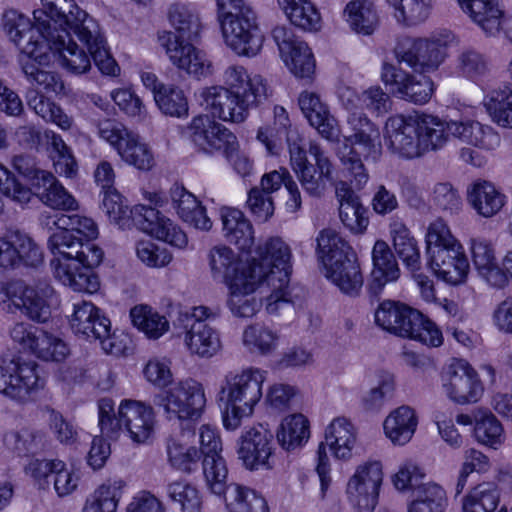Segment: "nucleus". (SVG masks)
Here are the masks:
<instances>
[{
	"label": "nucleus",
	"instance_id": "f257e3e1",
	"mask_svg": "<svg viewBox=\"0 0 512 512\" xmlns=\"http://www.w3.org/2000/svg\"><path fill=\"white\" fill-rule=\"evenodd\" d=\"M43 9L34 11L35 25L29 17L15 10L7 9L2 16V26L8 37L20 49L26 44L37 42L46 44L45 34L52 32L58 22H65L74 30L81 42H85L102 74L115 76L119 66L106 46V40L98 22L72 1L64 0L69 5L68 12L52 1L42 0Z\"/></svg>",
	"mask_w": 512,
	"mask_h": 512
},
{
	"label": "nucleus",
	"instance_id": "f03ea898",
	"mask_svg": "<svg viewBox=\"0 0 512 512\" xmlns=\"http://www.w3.org/2000/svg\"><path fill=\"white\" fill-rule=\"evenodd\" d=\"M257 257L252 259L250 275L243 280H234L229 289L227 305L235 317H253L261 306V301L253 295L260 290L265 297L266 311L276 314L280 307L290 302L287 291L290 276L291 251L280 238H271L257 248Z\"/></svg>",
	"mask_w": 512,
	"mask_h": 512
},
{
	"label": "nucleus",
	"instance_id": "7ed1b4c3",
	"mask_svg": "<svg viewBox=\"0 0 512 512\" xmlns=\"http://www.w3.org/2000/svg\"><path fill=\"white\" fill-rule=\"evenodd\" d=\"M167 18L175 32L164 31L159 35V42L172 64L195 77L208 75L211 63L206 54L189 43L196 40L202 31L196 6L174 2L168 7Z\"/></svg>",
	"mask_w": 512,
	"mask_h": 512
},
{
	"label": "nucleus",
	"instance_id": "20e7f679",
	"mask_svg": "<svg viewBox=\"0 0 512 512\" xmlns=\"http://www.w3.org/2000/svg\"><path fill=\"white\" fill-rule=\"evenodd\" d=\"M274 124L286 130L290 166L304 191L311 197L319 198L326 189V183L333 180V164L323 148L316 142L309 143V154L315 164L308 161L304 138L297 129H291L286 109L274 107Z\"/></svg>",
	"mask_w": 512,
	"mask_h": 512
},
{
	"label": "nucleus",
	"instance_id": "39448f33",
	"mask_svg": "<svg viewBox=\"0 0 512 512\" xmlns=\"http://www.w3.org/2000/svg\"><path fill=\"white\" fill-rule=\"evenodd\" d=\"M266 374L260 368L248 367L224 375L217 399L222 408V421L226 430H237L245 419L254 414L263 397Z\"/></svg>",
	"mask_w": 512,
	"mask_h": 512
},
{
	"label": "nucleus",
	"instance_id": "423d86ee",
	"mask_svg": "<svg viewBox=\"0 0 512 512\" xmlns=\"http://www.w3.org/2000/svg\"><path fill=\"white\" fill-rule=\"evenodd\" d=\"M216 3L226 45L238 55H257L262 48L263 35L252 7L244 0H216Z\"/></svg>",
	"mask_w": 512,
	"mask_h": 512
},
{
	"label": "nucleus",
	"instance_id": "0eeeda50",
	"mask_svg": "<svg viewBox=\"0 0 512 512\" xmlns=\"http://www.w3.org/2000/svg\"><path fill=\"white\" fill-rule=\"evenodd\" d=\"M374 317L379 327L397 336L418 341L428 347H439L443 344L440 328L421 312L402 302H381Z\"/></svg>",
	"mask_w": 512,
	"mask_h": 512
},
{
	"label": "nucleus",
	"instance_id": "6e6552de",
	"mask_svg": "<svg viewBox=\"0 0 512 512\" xmlns=\"http://www.w3.org/2000/svg\"><path fill=\"white\" fill-rule=\"evenodd\" d=\"M452 40L453 36L448 32L423 38H405L395 49L396 57L400 63H405L415 72H433L446 59Z\"/></svg>",
	"mask_w": 512,
	"mask_h": 512
},
{
	"label": "nucleus",
	"instance_id": "1a4fd4ad",
	"mask_svg": "<svg viewBox=\"0 0 512 512\" xmlns=\"http://www.w3.org/2000/svg\"><path fill=\"white\" fill-rule=\"evenodd\" d=\"M45 385L46 380L34 361L18 358L0 365V394L15 402L24 404L34 400Z\"/></svg>",
	"mask_w": 512,
	"mask_h": 512
},
{
	"label": "nucleus",
	"instance_id": "9d476101",
	"mask_svg": "<svg viewBox=\"0 0 512 512\" xmlns=\"http://www.w3.org/2000/svg\"><path fill=\"white\" fill-rule=\"evenodd\" d=\"M154 404L162 408L170 420H196L203 412L206 398L200 383L186 379L157 394Z\"/></svg>",
	"mask_w": 512,
	"mask_h": 512
},
{
	"label": "nucleus",
	"instance_id": "9b49d317",
	"mask_svg": "<svg viewBox=\"0 0 512 512\" xmlns=\"http://www.w3.org/2000/svg\"><path fill=\"white\" fill-rule=\"evenodd\" d=\"M356 439L355 427L344 417L335 418L326 428L325 443L321 442L318 446L316 465L322 496L325 495L331 483L326 445L330 448L335 458L347 460L352 456Z\"/></svg>",
	"mask_w": 512,
	"mask_h": 512
},
{
	"label": "nucleus",
	"instance_id": "f8f14e48",
	"mask_svg": "<svg viewBox=\"0 0 512 512\" xmlns=\"http://www.w3.org/2000/svg\"><path fill=\"white\" fill-rule=\"evenodd\" d=\"M53 292L49 285L38 290L28 286L23 280H11L0 288V304H7V309L11 312L14 307L29 319L44 323L51 315L47 299Z\"/></svg>",
	"mask_w": 512,
	"mask_h": 512
},
{
	"label": "nucleus",
	"instance_id": "ddd939ff",
	"mask_svg": "<svg viewBox=\"0 0 512 512\" xmlns=\"http://www.w3.org/2000/svg\"><path fill=\"white\" fill-rule=\"evenodd\" d=\"M209 316V309L204 306L194 307L191 313L180 315L185 347L190 354L200 358H211L222 348L219 332L206 322Z\"/></svg>",
	"mask_w": 512,
	"mask_h": 512
},
{
	"label": "nucleus",
	"instance_id": "4468645a",
	"mask_svg": "<svg viewBox=\"0 0 512 512\" xmlns=\"http://www.w3.org/2000/svg\"><path fill=\"white\" fill-rule=\"evenodd\" d=\"M383 482L382 463L368 460L360 464L347 484V497L359 512H373L378 504Z\"/></svg>",
	"mask_w": 512,
	"mask_h": 512
},
{
	"label": "nucleus",
	"instance_id": "2eb2a0df",
	"mask_svg": "<svg viewBox=\"0 0 512 512\" xmlns=\"http://www.w3.org/2000/svg\"><path fill=\"white\" fill-rule=\"evenodd\" d=\"M50 61L51 53L47 44L33 42L21 48L20 64L30 84L46 94L58 95L64 91V83L56 72L44 70Z\"/></svg>",
	"mask_w": 512,
	"mask_h": 512
},
{
	"label": "nucleus",
	"instance_id": "dca6fc26",
	"mask_svg": "<svg viewBox=\"0 0 512 512\" xmlns=\"http://www.w3.org/2000/svg\"><path fill=\"white\" fill-rule=\"evenodd\" d=\"M201 105L212 117L225 122L241 123L248 116L249 108L257 105L255 97H242L223 86L202 89Z\"/></svg>",
	"mask_w": 512,
	"mask_h": 512
},
{
	"label": "nucleus",
	"instance_id": "f3484780",
	"mask_svg": "<svg viewBox=\"0 0 512 512\" xmlns=\"http://www.w3.org/2000/svg\"><path fill=\"white\" fill-rule=\"evenodd\" d=\"M74 30L65 22H58L52 32L45 34L48 39V51L58 56L61 67L72 74H84L91 68V57H94L89 51L88 55L83 49H80L76 42L71 38L70 31ZM88 46L85 42H83ZM89 48V47H87ZM90 50V49H88ZM96 64V62H94Z\"/></svg>",
	"mask_w": 512,
	"mask_h": 512
},
{
	"label": "nucleus",
	"instance_id": "a211bd4d",
	"mask_svg": "<svg viewBox=\"0 0 512 512\" xmlns=\"http://www.w3.org/2000/svg\"><path fill=\"white\" fill-rule=\"evenodd\" d=\"M442 387L447 397L459 405L477 403L484 393L478 373L465 361L449 366L442 377Z\"/></svg>",
	"mask_w": 512,
	"mask_h": 512
},
{
	"label": "nucleus",
	"instance_id": "6ab92c4d",
	"mask_svg": "<svg viewBox=\"0 0 512 512\" xmlns=\"http://www.w3.org/2000/svg\"><path fill=\"white\" fill-rule=\"evenodd\" d=\"M272 37L291 73L299 78H310L315 70V61L308 45L286 26L275 27L272 30Z\"/></svg>",
	"mask_w": 512,
	"mask_h": 512
},
{
	"label": "nucleus",
	"instance_id": "aec40b11",
	"mask_svg": "<svg viewBox=\"0 0 512 512\" xmlns=\"http://www.w3.org/2000/svg\"><path fill=\"white\" fill-rule=\"evenodd\" d=\"M381 79L393 95L415 104L428 102L433 93V83L429 78H418L389 63L383 64Z\"/></svg>",
	"mask_w": 512,
	"mask_h": 512
},
{
	"label": "nucleus",
	"instance_id": "412c9836",
	"mask_svg": "<svg viewBox=\"0 0 512 512\" xmlns=\"http://www.w3.org/2000/svg\"><path fill=\"white\" fill-rule=\"evenodd\" d=\"M272 433L261 424L245 428L239 439L237 454L245 468L258 470L271 468Z\"/></svg>",
	"mask_w": 512,
	"mask_h": 512
},
{
	"label": "nucleus",
	"instance_id": "4be33fe9",
	"mask_svg": "<svg viewBox=\"0 0 512 512\" xmlns=\"http://www.w3.org/2000/svg\"><path fill=\"white\" fill-rule=\"evenodd\" d=\"M388 148L400 157L412 159L421 156L418 116L394 115L385 124Z\"/></svg>",
	"mask_w": 512,
	"mask_h": 512
},
{
	"label": "nucleus",
	"instance_id": "5701e85b",
	"mask_svg": "<svg viewBox=\"0 0 512 512\" xmlns=\"http://www.w3.org/2000/svg\"><path fill=\"white\" fill-rule=\"evenodd\" d=\"M187 134L199 150L212 154L216 151L233 149L234 134L208 115L194 117L187 127Z\"/></svg>",
	"mask_w": 512,
	"mask_h": 512
},
{
	"label": "nucleus",
	"instance_id": "b1692460",
	"mask_svg": "<svg viewBox=\"0 0 512 512\" xmlns=\"http://www.w3.org/2000/svg\"><path fill=\"white\" fill-rule=\"evenodd\" d=\"M121 421L124 432L135 444H146L153 436L155 415L153 408L136 400H123L120 403Z\"/></svg>",
	"mask_w": 512,
	"mask_h": 512
},
{
	"label": "nucleus",
	"instance_id": "393cba45",
	"mask_svg": "<svg viewBox=\"0 0 512 512\" xmlns=\"http://www.w3.org/2000/svg\"><path fill=\"white\" fill-rule=\"evenodd\" d=\"M448 134L462 143L490 152L500 146V135L489 125L470 118L448 120Z\"/></svg>",
	"mask_w": 512,
	"mask_h": 512
},
{
	"label": "nucleus",
	"instance_id": "a878e982",
	"mask_svg": "<svg viewBox=\"0 0 512 512\" xmlns=\"http://www.w3.org/2000/svg\"><path fill=\"white\" fill-rule=\"evenodd\" d=\"M427 264L438 279L451 285L464 283L469 272V262L462 245L433 252L427 257Z\"/></svg>",
	"mask_w": 512,
	"mask_h": 512
},
{
	"label": "nucleus",
	"instance_id": "bb28decb",
	"mask_svg": "<svg viewBox=\"0 0 512 512\" xmlns=\"http://www.w3.org/2000/svg\"><path fill=\"white\" fill-rule=\"evenodd\" d=\"M70 325L73 332L88 340L107 336L111 326L110 320L91 302L75 303Z\"/></svg>",
	"mask_w": 512,
	"mask_h": 512
},
{
	"label": "nucleus",
	"instance_id": "cd10ccee",
	"mask_svg": "<svg viewBox=\"0 0 512 512\" xmlns=\"http://www.w3.org/2000/svg\"><path fill=\"white\" fill-rule=\"evenodd\" d=\"M70 258H54L51 265L54 268L55 277L65 286L77 292L92 294L99 289L98 277L92 271H74L77 262L79 248L67 249Z\"/></svg>",
	"mask_w": 512,
	"mask_h": 512
},
{
	"label": "nucleus",
	"instance_id": "c85d7f7f",
	"mask_svg": "<svg viewBox=\"0 0 512 512\" xmlns=\"http://www.w3.org/2000/svg\"><path fill=\"white\" fill-rule=\"evenodd\" d=\"M373 269L368 282V290L377 295L386 284L395 282L400 276V269L389 245L377 240L372 249Z\"/></svg>",
	"mask_w": 512,
	"mask_h": 512
},
{
	"label": "nucleus",
	"instance_id": "c756f323",
	"mask_svg": "<svg viewBox=\"0 0 512 512\" xmlns=\"http://www.w3.org/2000/svg\"><path fill=\"white\" fill-rule=\"evenodd\" d=\"M347 127L350 133L345 137L346 142L360 146L365 158H375L381 150L378 126L363 112H352L347 117Z\"/></svg>",
	"mask_w": 512,
	"mask_h": 512
},
{
	"label": "nucleus",
	"instance_id": "7c9ffc66",
	"mask_svg": "<svg viewBox=\"0 0 512 512\" xmlns=\"http://www.w3.org/2000/svg\"><path fill=\"white\" fill-rule=\"evenodd\" d=\"M335 193L339 202V217L345 227L355 234L363 233L369 223L367 210L359 197L345 181L335 185Z\"/></svg>",
	"mask_w": 512,
	"mask_h": 512
},
{
	"label": "nucleus",
	"instance_id": "2f4dec72",
	"mask_svg": "<svg viewBox=\"0 0 512 512\" xmlns=\"http://www.w3.org/2000/svg\"><path fill=\"white\" fill-rule=\"evenodd\" d=\"M298 104L310 125L322 137L328 140L338 137L339 131L336 119L330 114L327 105L321 101L316 93L310 91L302 92L299 95Z\"/></svg>",
	"mask_w": 512,
	"mask_h": 512
},
{
	"label": "nucleus",
	"instance_id": "473e14b6",
	"mask_svg": "<svg viewBox=\"0 0 512 512\" xmlns=\"http://www.w3.org/2000/svg\"><path fill=\"white\" fill-rule=\"evenodd\" d=\"M467 202L479 216L491 218L503 209L507 197L493 183L478 179L467 188Z\"/></svg>",
	"mask_w": 512,
	"mask_h": 512
},
{
	"label": "nucleus",
	"instance_id": "72a5a7b5",
	"mask_svg": "<svg viewBox=\"0 0 512 512\" xmlns=\"http://www.w3.org/2000/svg\"><path fill=\"white\" fill-rule=\"evenodd\" d=\"M208 259L212 277L225 282L227 286H230L234 280H243L250 275L252 262L247 267L241 268L239 257L225 245L213 247L209 251Z\"/></svg>",
	"mask_w": 512,
	"mask_h": 512
},
{
	"label": "nucleus",
	"instance_id": "f704fd0d",
	"mask_svg": "<svg viewBox=\"0 0 512 512\" xmlns=\"http://www.w3.org/2000/svg\"><path fill=\"white\" fill-rule=\"evenodd\" d=\"M462 11L488 36L500 34L503 9L499 0H457Z\"/></svg>",
	"mask_w": 512,
	"mask_h": 512
},
{
	"label": "nucleus",
	"instance_id": "c9c22d12",
	"mask_svg": "<svg viewBox=\"0 0 512 512\" xmlns=\"http://www.w3.org/2000/svg\"><path fill=\"white\" fill-rule=\"evenodd\" d=\"M224 238L243 252H250L254 245V230L244 213L235 208L221 209Z\"/></svg>",
	"mask_w": 512,
	"mask_h": 512
},
{
	"label": "nucleus",
	"instance_id": "e433bc0d",
	"mask_svg": "<svg viewBox=\"0 0 512 512\" xmlns=\"http://www.w3.org/2000/svg\"><path fill=\"white\" fill-rule=\"evenodd\" d=\"M224 82L233 93L242 97H255V102L262 103L269 96V87L260 75L249 76L240 65L229 66L224 72Z\"/></svg>",
	"mask_w": 512,
	"mask_h": 512
},
{
	"label": "nucleus",
	"instance_id": "4c0bfd02",
	"mask_svg": "<svg viewBox=\"0 0 512 512\" xmlns=\"http://www.w3.org/2000/svg\"><path fill=\"white\" fill-rule=\"evenodd\" d=\"M170 197L173 208L184 222L205 231L212 227V221L206 215L205 208L184 187L173 186Z\"/></svg>",
	"mask_w": 512,
	"mask_h": 512
},
{
	"label": "nucleus",
	"instance_id": "58836bf2",
	"mask_svg": "<svg viewBox=\"0 0 512 512\" xmlns=\"http://www.w3.org/2000/svg\"><path fill=\"white\" fill-rule=\"evenodd\" d=\"M326 277L335 284L342 293L355 297L360 294L363 286V276L355 256H349L327 265Z\"/></svg>",
	"mask_w": 512,
	"mask_h": 512
},
{
	"label": "nucleus",
	"instance_id": "ea45409f",
	"mask_svg": "<svg viewBox=\"0 0 512 512\" xmlns=\"http://www.w3.org/2000/svg\"><path fill=\"white\" fill-rule=\"evenodd\" d=\"M343 18L350 29L364 36L372 35L379 26V13L373 0H351L344 10Z\"/></svg>",
	"mask_w": 512,
	"mask_h": 512
},
{
	"label": "nucleus",
	"instance_id": "a19ab883",
	"mask_svg": "<svg viewBox=\"0 0 512 512\" xmlns=\"http://www.w3.org/2000/svg\"><path fill=\"white\" fill-rule=\"evenodd\" d=\"M470 250L476 269L486 281L494 287H504L506 277L496 263L492 244L484 238H472L470 240Z\"/></svg>",
	"mask_w": 512,
	"mask_h": 512
},
{
	"label": "nucleus",
	"instance_id": "79ce46f5",
	"mask_svg": "<svg viewBox=\"0 0 512 512\" xmlns=\"http://www.w3.org/2000/svg\"><path fill=\"white\" fill-rule=\"evenodd\" d=\"M44 177L41 182H36L34 192H31L32 196L36 195L44 205L54 210H77L78 202L57 178L52 173L45 174Z\"/></svg>",
	"mask_w": 512,
	"mask_h": 512
},
{
	"label": "nucleus",
	"instance_id": "37998d69",
	"mask_svg": "<svg viewBox=\"0 0 512 512\" xmlns=\"http://www.w3.org/2000/svg\"><path fill=\"white\" fill-rule=\"evenodd\" d=\"M417 424L414 410L408 406H401L386 417L383 428L385 435L393 444L405 445L412 439Z\"/></svg>",
	"mask_w": 512,
	"mask_h": 512
},
{
	"label": "nucleus",
	"instance_id": "c03bdc74",
	"mask_svg": "<svg viewBox=\"0 0 512 512\" xmlns=\"http://www.w3.org/2000/svg\"><path fill=\"white\" fill-rule=\"evenodd\" d=\"M291 24L304 31H317L321 15L311 0H277Z\"/></svg>",
	"mask_w": 512,
	"mask_h": 512
},
{
	"label": "nucleus",
	"instance_id": "a18cd8bd",
	"mask_svg": "<svg viewBox=\"0 0 512 512\" xmlns=\"http://www.w3.org/2000/svg\"><path fill=\"white\" fill-rule=\"evenodd\" d=\"M483 106L494 123L512 128V86L489 90L483 98Z\"/></svg>",
	"mask_w": 512,
	"mask_h": 512
},
{
	"label": "nucleus",
	"instance_id": "49530a36",
	"mask_svg": "<svg viewBox=\"0 0 512 512\" xmlns=\"http://www.w3.org/2000/svg\"><path fill=\"white\" fill-rule=\"evenodd\" d=\"M124 487L121 478L107 479L87 498L83 512H116Z\"/></svg>",
	"mask_w": 512,
	"mask_h": 512
},
{
	"label": "nucleus",
	"instance_id": "de8ad7c7",
	"mask_svg": "<svg viewBox=\"0 0 512 512\" xmlns=\"http://www.w3.org/2000/svg\"><path fill=\"white\" fill-rule=\"evenodd\" d=\"M389 229L394 249L399 258L409 269L418 270L420 268V252L417 241L407 226L401 220L394 219L391 221Z\"/></svg>",
	"mask_w": 512,
	"mask_h": 512
},
{
	"label": "nucleus",
	"instance_id": "09e8293b",
	"mask_svg": "<svg viewBox=\"0 0 512 512\" xmlns=\"http://www.w3.org/2000/svg\"><path fill=\"white\" fill-rule=\"evenodd\" d=\"M316 241V252L324 267L354 255L348 242L332 228L321 230Z\"/></svg>",
	"mask_w": 512,
	"mask_h": 512
},
{
	"label": "nucleus",
	"instance_id": "8fccbe9b",
	"mask_svg": "<svg viewBox=\"0 0 512 512\" xmlns=\"http://www.w3.org/2000/svg\"><path fill=\"white\" fill-rule=\"evenodd\" d=\"M277 440L286 451H294L307 443L310 438L309 421L302 414H293L283 419Z\"/></svg>",
	"mask_w": 512,
	"mask_h": 512
},
{
	"label": "nucleus",
	"instance_id": "3c124183",
	"mask_svg": "<svg viewBox=\"0 0 512 512\" xmlns=\"http://www.w3.org/2000/svg\"><path fill=\"white\" fill-rule=\"evenodd\" d=\"M419 136L421 155L427 151L443 148L450 138L448 134V121L441 120L433 115H419Z\"/></svg>",
	"mask_w": 512,
	"mask_h": 512
},
{
	"label": "nucleus",
	"instance_id": "603ef678",
	"mask_svg": "<svg viewBox=\"0 0 512 512\" xmlns=\"http://www.w3.org/2000/svg\"><path fill=\"white\" fill-rule=\"evenodd\" d=\"M230 512H269L266 500L255 490L231 483L224 498Z\"/></svg>",
	"mask_w": 512,
	"mask_h": 512
},
{
	"label": "nucleus",
	"instance_id": "864d4df0",
	"mask_svg": "<svg viewBox=\"0 0 512 512\" xmlns=\"http://www.w3.org/2000/svg\"><path fill=\"white\" fill-rule=\"evenodd\" d=\"M500 502L497 484L482 482L473 487L463 498V512H494Z\"/></svg>",
	"mask_w": 512,
	"mask_h": 512
},
{
	"label": "nucleus",
	"instance_id": "5fc2aeb1",
	"mask_svg": "<svg viewBox=\"0 0 512 512\" xmlns=\"http://www.w3.org/2000/svg\"><path fill=\"white\" fill-rule=\"evenodd\" d=\"M132 323L149 339H158L169 330V321L147 305L135 306L130 311Z\"/></svg>",
	"mask_w": 512,
	"mask_h": 512
},
{
	"label": "nucleus",
	"instance_id": "6e6d98bb",
	"mask_svg": "<svg viewBox=\"0 0 512 512\" xmlns=\"http://www.w3.org/2000/svg\"><path fill=\"white\" fill-rule=\"evenodd\" d=\"M117 154L125 163L139 170L148 171L154 166V156L150 147L133 131L120 146Z\"/></svg>",
	"mask_w": 512,
	"mask_h": 512
},
{
	"label": "nucleus",
	"instance_id": "4d7b16f0",
	"mask_svg": "<svg viewBox=\"0 0 512 512\" xmlns=\"http://www.w3.org/2000/svg\"><path fill=\"white\" fill-rule=\"evenodd\" d=\"M474 436L483 445L497 449L504 441L503 427L498 419L488 410L474 411Z\"/></svg>",
	"mask_w": 512,
	"mask_h": 512
},
{
	"label": "nucleus",
	"instance_id": "13d9d810",
	"mask_svg": "<svg viewBox=\"0 0 512 512\" xmlns=\"http://www.w3.org/2000/svg\"><path fill=\"white\" fill-rule=\"evenodd\" d=\"M242 343L252 353L268 355L275 351L278 335L271 328L260 323H254L244 329Z\"/></svg>",
	"mask_w": 512,
	"mask_h": 512
},
{
	"label": "nucleus",
	"instance_id": "bf43d9fd",
	"mask_svg": "<svg viewBox=\"0 0 512 512\" xmlns=\"http://www.w3.org/2000/svg\"><path fill=\"white\" fill-rule=\"evenodd\" d=\"M447 505L445 490L436 483H427L419 487L416 498L408 506V512H444Z\"/></svg>",
	"mask_w": 512,
	"mask_h": 512
},
{
	"label": "nucleus",
	"instance_id": "052dcab7",
	"mask_svg": "<svg viewBox=\"0 0 512 512\" xmlns=\"http://www.w3.org/2000/svg\"><path fill=\"white\" fill-rule=\"evenodd\" d=\"M203 475L207 488L211 493L225 498L228 494V469L222 456H206L203 458Z\"/></svg>",
	"mask_w": 512,
	"mask_h": 512
},
{
	"label": "nucleus",
	"instance_id": "680f3d73",
	"mask_svg": "<svg viewBox=\"0 0 512 512\" xmlns=\"http://www.w3.org/2000/svg\"><path fill=\"white\" fill-rule=\"evenodd\" d=\"M426 256L433 255L436 251L460 247V242L452 235L449 226L442 218L432 221L425 235Z\"/></svg>",
	"mask_w": 512,
	"mask_h": 512
},
{
	"label": "nucleus",
	"instance_id": "e2e57ef3",
	"mask_svg": "<svg viewBox=\"0 0 512 512\" xmlns=\"http://www.w3.org/2000/svg\"><path fill=\"white\" fill-rule=\"evenodd\" d=\"M156 105L165 115L185 117L188 115V101L183 90L174 84H168L158 91L154 98Z\"/></svg>",
	"mask_w": 512,
	"mask_h": 512
},
{
	"label": "nucleus",
	"instance_id": "0e129e2a",
	"mask_svg": "<svg viewBox=\"0 0 512 512\" xmlns=\"http://www.w3.org/2000/svg\"><path fill=\"white\" fill-rule=\"evenodd\" d=\"M16 261L15 269L24 266L39 268L44 262V254L41 247L28 235L20 231L14 232Z\"/></svg>",
	"mask_w": 512,
	"mask_h": 512
},
{
	"label": "nucleus",
	"instance_id": "69168bd1",
	"mask_svg": "<svg viewBox=\"0 0 512 512\" xmlns=\"http://www.w3.org/2000/svg\"><path fill=\"white\" fill-rule=\"evenodd\" d=\"M395 8L399 23L416 25L425 21L430 14V0H387Z\"/></svg>",
	"mask_w": 512,
	"mask_h": 512
},
{
	"label": "nucleus",
	"instance_id": "338daca9",
	"mask_svg": "<svg viewBox=\"0 0 512 512\" xmlns=\"http://www.w3.org/2000/svg\"><path fill=\"white\" fill-rule=\"evenodd\" d=\"M166 452L170 465L182 472H192L200 460L196 447L185 446L175 438L168 439Z\"/></svg>",
	"mask_w": 512,
	"mask_h": 512
},
{
	"label": "nucleus",
	"instance_id": "774afa93",
	"mask_svg": "<svg viewBox=\"0 0 512 512\" xmlns=\"http://www.w3.org/2000/svg\"><path fill=\"white\" fill-rule=\"evenodd\" d=\"M169 498L180 505L182 512H201L199 491L186 480H177L167 486Z\"/></svg>",
	"mask_w": 512,
	"mask_h": 512
}]
</instances>
